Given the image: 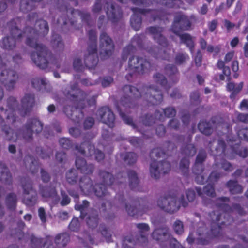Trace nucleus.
Wrapping results in <instances>:
<instances>
[{"instance_id": "obj_1", "label": "nucleus", "mask_w": 248, "mask_h": 248, "mask_svg": "<svg viewBox=\"0 0 248 248\" xmlns=\"http://www.w3.org/2000/svg\"><path fill=\"white\" fill-rule=\"evenodd\" d=\"M38 14L31 12L28 14L27 22H31L35 20V29L26 26L24 31H21L17 26L18 18H15L7 23L10 31V36L4 37L0 41V46L3 49L13 50L16 43L20 42L24 36L26 37V44L36 50L31 54V58L37 67L45 69L48 67L49 62L57 68H60L61 64L58 60L54 57L47 47L38 43L39 37H44L49 32V26L46 21L37 19Z\"/></svg>"}, {"instance_id": "obj_2", "label": "nucleus", "mask_w": 248, "mask_h": 248, "mask_svg": "<svg viewBox=\"0 0 248 248\" xmlns=\"http://www.w3.org/2000/svg\"><path fill=\"white\" fill-rule=\"evenodd\" d=\"M8 108L5 110L7 114L6 121L0 115V125L1 132L4 139L9 141L16 142L22 136L23 139L28 142L33 140V134L38 135L42 131L44 124L39 119L35 118L29 119L21 129H17V123H21L18 118L15 114L16 108L18 106L16 99L10 96L7 100Z\"/></svg>"}, {"instance_id": "obj_3", "label": "nucleus", "mask_w": 248, "mask_h": 248, "mask_svg": "<svg viewBox=\"0 0 248 248\" xmlns=\"http://www.w3.org/2000/svg\"><path fill=\"white\" fill-rule=\"evenodd\" d=\"M123 96L133 97L135 99L142 98L152 105H157L163 100L161 92L155 86H144L141 92L137 88L130 85H125L121 89Z\"/></svg>"}, {"instance_id": "obj_4", "label": "nucleus", "mask_w": 248, "mask_h": 248, "mask_svg": "<svg viewBox=\"0 0 248 248\" xmlns=\"http://www.w3.org/2000/svg\"><path fill=\"white\" fill-rule=\"evenodd\" d=\"M64 93L67 104L63 108V112L76 124L78 123V83L74 82Z\"/></svg>"}, {"instance_id": "obj_5", "label": "nucleus", "mask_w": 248, "mask_h": 248, "mask_svg": "<svg viewBox=\"0 0 248 248\" xmlns=\"http://www.w3.org/2000/svg\"><path fill=\"white\" fill-rule=\"evenodd\" d=\"M184 207L188 205L187 202L184 200L183 195L169 194L164 197H160L157 201V206L162 210L173 214L177 212L181 205Z\"/></svg>"}, {"instance_id": "obj_6", "label": "nucleus", "mask_w": 248, "mask_h": 248, "mask_svg": "<svg viewBox=\"0 0 248 248\" xmlns=\"http://www.w3.org/2000/svg\"><path fill=\"white\" fill-rule=\"evenodd\" d=\"M191 23L188 17L181 13H176L174 16L173 24L171 27L172 31L178 35L182 41L191 49L193 46V42L191 36L187 33L180 34V31H186L190 29Z\"/></svg>"}, {"instance_id": "obj_7", "label": "nucleus", "mask_w": 248, "mask_h": 248, "mask_svg": "<svg viewBox=\"0 0 248 248\" xmlns=\"http://www.w3.org/2000/svg\"><path fill=\"white\" fill-rule=\"evenodd\" d=\"M131 10L133 12L130 19V24L132 28L137 31L142 26V17L140 14L146 15L150 14L153 21L157 19H163L164 13L160 10H151L150 9H142L138 7H132Z\"/></svg>"}, {"instance_id": "obj_8", "label": "nucleus", "mask_w": 248, "mask_h": 248, "mask_svg": "<svg viewBox=\"0 0 248 248\" xmlns=\"http://www.w3.org/2000/svg\"><path fill=\"white\" fill-rule=\"evenodd\" d=\"M197 232L199 236L196 240L198 245H207L211 239L219 237L222 234L221 228L219 224H211L210 231L203 225L202 226L199 227Z\"/></svg>"}, {"instance_id": "obj_9", "label": "nucleus", "mask_w": 248, "mask_h": 248, "mask_svg": "<svg viewBox=\"0 0 248 248\" xmlns=\"http://www.w3.org/2000/svg\"><path fill=\"white\" fill-rule=\"evenodd\" d=\"M115 44L112 38L104 31L99 35V54L102 60L109 58L113 53Z\"/></svg>"}, {"instance_id": "obj_10", "label": "nucleus", "mask_w": 248, "mask_h": 248, "mask_svg": "<svg viewBox=\"0 0 248 248\" xmlns=\"http://www.w3.org/2000/svg\"><path fill=\"white\" fill-rule=\"evenodd\" d=\"M151 66L150 62L147 59L138 56L130 57L128 61L129 68L139 74L148 72Z\"/></svg>"}, {"instance_id": "obj_11", "label": "nucleus", "mask_w": 248, "mask_h": 248, "mask_svg": "<svg viewBox=\"0 0 248 248\" xmlns=\"http://www.w3.org/2000/svg\"><path fill=\"white\" fill-rule=\"evenodd\" d=\"M89 202L84 200L82 204L78 206V210L80 211L81 215L80 217L81 219L86 218V221L89 227L93 229L96 228L98 224L99 218L97 210L91 209L88 213L85 211V208L88 207Z\"/></svg>"}, {"instance_id": "obj_12", "label": "nucleus", "mask_w": 248, "mask_h": 248, "mask_svg": "<svg viewBox=\"0 0 248 248\" xmlns=\"http://www.w3.org/2000/svg\"><path fill=\"white\" fill-rule=\"evenodd\" d=\"M128 214L134 217L140 210L147 211L152 209V204L141 198H136L131 203L125 204L124 207Z\"/></svg>"}, {"instance_id": "obj_13", "label": "nucleus", "mask_w": 248, "mask_h": 248, "mask_svg": "<svg viewBox=\"0 0 248 248\" xmlns=\"http://www.w3.org/2000/svg\"><path fill=\"white\" fill-rule=\"evenodd\" d=\"M18 78L17 73L13 69H3L0 74V82L8 91L14 89Z\"/></svg>"}, {"instance_id": "obj_14", "label": "nucleus", "mask_w": 248, "mask_h": 248, "mask_svg": "<svg viewBox=\"0 0 248 248\" xmlns=\"http://www.w3.org/2000/svg\"><path fill=\"white\" fill-rule=\"evenodd\" d=\"M170 170V165L167 161H153L150 164V172L151 176L155 179H158L162 174L167 173Z\"/></svg>"}, {"instance_id": "obj_15", "label": "nucleus", "mask_w": 248, "mask_h": 248, "mask_svg": "<svg viewBox=\"0 0 248 248\" xmlns=\"http://www.w3.org/2000/svg\"><path fill=\"white\" fill-rule=\"evenodd\" d=\"M35 103V96L33 93L25 94L21 99V105L18 109L20 115L25 117L28 115L32 111Z\"/></svg>"}, {"instance_id": "obj_16", "label": "nucleus", "mask_w": 248, "mask_h": 248, "mask_svg": "<svg viewBox=\"0 0 248 248\" xmlns=\"http://www.w3.org/2000/svg\"><path fill=\"white\" fill-rule=\"evenodd\" d=\"M78 153L86 157L91 156L94 153L95 159L97 161L103 160L105 157L103 152L99 150H94V147L88 142H85L80 145L78 147Z\"/></svg>"}, {"instance_id": "obj_17", "label": "nucleus", "mask_w": 248, "mask_h": 248, "mask_svg": "<svg viewBox=\"0 0 248 248\" xmlns=\"http://www.w3.org/2000/svg\"><path fill=\"white\" fill-rule=\"evenodd\" d=\"M97 116L101 122L106 124L110 127L114 126L115 116L110 108L108 107H103L99 108L96 112Z\"/></svg>"}, {"instance_id": "obj_18", "label": "nucleus", "mask_w": 248, "mask_h": 248, "mask_svg": "<svg viewBox=\"0 0 248 248\" xmlns=\"http://www.w3.org/2000/svg\"><path fill=\"white\" fill-rule=\"evenodd\" d=\"M22 186L25 194H29L31 192H33L31 197L25 198L23 199L24 202L28 206L34 205L37 201V195L35 191H33L32 183L31 181L28 179L26 182L22 181Z\"/></svg>"}, {"instance_id": "obj_19", "label": "nucleus", "mask_w": 248, "mask_h": 248, "mask_svg": "<svg viewBox=\"0 0 248 248\" xmlns=\"http://www.w3.org/2000/svg\"><path fill=\"white\" fill-rule=\"evenodd\" d=\"M107 8L106 13L109 19L113 23L117 22L122 17V12L120 7L111 2L106 3Z\"/></svg>"}, {"instance_id": "obj_20", "label": "nucleus", "mask_w": 248, "mask_h": 248, "mask_svg": "<svg viewBox=\"0 0 248 248\" xmlns=\"http://www.w3.org/2000/svg\"><path fill=\"white\" fill-rule=\"evenodd\" d=\"M170 236L169 229L167 227L156 228L151 233L153 239L160 244L169 240Z\"/></svg>"}, {"instance_id": "obj_21", "label": "nucleus", "mask_w": 248, "mask_h": 248, "mask_svg": "<svg viewBox=\"0 0 248 248\" xmlns=\"http://www.w3.org/2000/svg\"><path fill=\"white\" fill-rule=\"evenodd\" d=\"M39 192L43 197L51 199L55 203H58L60 201L55 187L51 186H40Z\"/></svg>"}, {"instance_id": "obj_22", "label": "nucleus", "mask_w": 248, "mask_h": 248, "mask_svg": "<svg viewBox=\"0 0 248 248\" xmlns=\"http://www.w3.org/2000/svg\"><path fill=\"white\" fill-rule=\"evenodd\" d=\"M209 146L211 154L215 156L224 154L226 146L225 141L220 138L217 141L210 142Z\"/></svg>"}, {"instance_id": "obj_23", "label": "nucleus", "mask_w": 248, "mask_h": 248, "mask_svg": "<svg viewBox=\"0 0 248 248\" xmlns=\"http://www.w3.org/2000/svg\"><path fill=\"white\" fill-rule=\"evenodd\" d=\"M0 182L5 185L12 184V176L5 163L0 162Z\"/></svg>"}, {"instance_id": "obj_24", "label": "nucleus", "mask_w": 248, "mask_h": 248, "mask_svg": "<svg viewBox=\"0 0 248 248\" xmlns=\"http://www.w3.org/2000/svg\"><path fill=\"white\" fill-rule=\"evenodd\" d=\"M24 164L27 168V163H30L29 170L32 174H35L38 171L39 162L37 159L31 155H26L24 160Z\"/></svg>"}, {"instance_id": "obj_25", "label": "nucleus", "mask_w": 248, "mask_h": 248, "mask_svg": "<svg viewBox=\"0 0 248 248\" xmlns=\"http://www.w3.org/2000/svg\"><path fill=\"white\" fill-rule=\"evenodd\" d=\"M51 43L55 52H62L63 51L64 45L60 35L53 34Z\"/></svg>"}, {"instance_id": "obj_26", "label": "nucleus", "mask_w": 248, "mask_h": 248, "mask_svg": "<svg viewBox=\"0 0 248 248\" xmlns=\"http://www.w3.org/2000/svg\"><path fill=\"white\" fill-rule=\"evenodd\" d=\"M76 168L70 169L66 174V179L67 182L70 184H75L78 181V156H76L75 160Z\"/></svg>"}, {"instance_id": "obj_27", "label": "nucleus", "mask_w": 248, "mask_h": 248, "mask_svg": "<svg viewBox=\"0 0 248 248\" xmlns=\"http://www.w3.org/2000/svg\"><path fill=\"white\" fill-rule=\"evenodd\" d=\"M93 183L91 179L87 176L81 178L79 182V186L81 191L85 194H90L93 189Z\"/></svg>"}, {"instance_id": "obj_28", "label": "nucleus", "mask_w": 248, "mask_h": 248, "mask_svg": "<svg viewBox=\"0 0 248 248\" xmlns=\"http://www.w3.org/2000/svg\"><path fill=\"white\" fill-rule=\"evenodd\" d=\"M101 183L106 186H111L114 181V178L110 172L105 170H100L98 172Z\"/></svg>"}, {"instance_id": "obj_29", "label": "nucleus", "mask_w": 248, "mask_h": 248, "mask_svg": "<svg viewBox=\"0 0 248 248\" xmlns=\"http://www.w3.org/2000/svg\"><path fill=\"white\" fill-rule=\"evenodd\" d=\"M195 189L198 195L202 198H204L205 196L215 197L216 195L214 187L212 185H206L202 189L200 187H196Z\"/></svg>"}, {"instance_id": "obj_30", "label": "nucleus", "mask_w": 248, "mask_h": 248, "mask_svg": "<svg viewBox=\"0 0 248 248\" xmlns=\"http://www.w3.org/2000/svg\"><path fill=\"white\" fill-rule=\"evenodd\" d=\"M36 5L32 0H20L19 10L24 13H28L36 8Z\"/></svg>"}, {"instance_id": "obj_31", "label": "nucleus", "mask_w": 248, "mask_h": 248, "mask_svg": "<svg viewBox=\"0 0 248 248\" xmlns=\"http://www.w3.org/2000/svg\"><path fill=\"white\" fill-rule=\"evenodd\" d=\"M213 121H201L198 124V129L203 134L209 136L213 132Z\"/></svg>"}, {"instance_id": "obj_32", "label": "nucleus", "mask_w": 248, "mask_h": 248, "mask_svg": "<svg viewBox=\"0 0 248 248\" xmlns=\"http://www.w3.org/2000/svg\"><path fill=\"white\" fill-rule=\"evenodd\" d=\"M17 198L14 193L8 194L5 199V204L7 209L11 211H15L16 208Z\"/></svg>"}, {"instance_id": "obj_33", "label": "nucleus", "mask_w": 248, "mask_h": 248, "mask_svg": "<svg viewBox=\"0 0 248 248\" xmlns=\"http://www.w3.org/2000/svg\"><path fill=\"white\" fill-rule=\"evenodd\" d=\"M70 241V235L67 232L57 234L54 239L55 243L58 246L65 247Z\"/></svg>"}, {"instance_id": "obj_34", "label": "nucleus", "mask_w": 248, "mask_h": 248, "mask_svg": "<svg viewBox=\"0 0 248 248\" xmlns=\"http://www.w3.org/2000/svg\"><path fill=\"white\" fill-rule=\"evenodd\" d=\"M81 173L85 174L92 173L94 170L93 166L91 164H87L86 160L83 159H78V170Z\"/></svg>"}, {"instance_id": "obj_35", "label": "nucleus", "mask_w": 248, "mask_h": 248, "mask_svg": "<svg viewBox=\"0 0 248 248\" xmlns=\"http://www.w3.org/2000/svg\"><path fill=\"white\" fill-rule=\"evenodd\" d=\"M181 154L186 157L193 156L196 153L195 146L191 143L184 144L181 148Z\"/></svg>"}, {"instance_id": "obj_36", "label": "nucleus", "mask_w": 248, "mask_h": 248, "mask_svg": "<svg viewBox=\"0 0 248 248\" xmlns=\"http://www.w3.org/2000/svg\"><path fill=\"white\" fill-rule=\"evenodd\" d=\"M226 186L232 194L241 193L243 188L237 181L230 180L226 184Z\"/></svg>"}, {"instance_id": "obj_37", "label": "nucleus", "mask_w": 248, "mask_h": 248, "mask_svg": "<svg viewBox=\"0 0 248 248\" xmlns=\"http://www.w3.org/2000/svg\"><path fill=\"white\" fill-rule=\"evenodd\" d=\"M127 175L130 188L134 189L137 187L139 186L140 180L136 171L133 170H129L127 171Z\"/></svg>"}, {"instance_id": "obj_38", "label": "nucleus", "mask_w": 248, "mask_h": 248, "mask_svg": "<svg viewBox=\"0 0 248 248\" xmlns=\"http://www.w3.org/2000/svg\"><path fill=\"white\" fill-rule=\"evenodd\" d=\"M164 28L160 26H150L146 29L145 32L153 35L154 39H157L159 36L162 34Z\"/></svg>"}, {"instance_id": "obj_39", "label": "nucleus", "mask_w": 248, "mask_h": 248, "mask_svg": "<svg viewBox=\"0 0 248 248\" xmlns=\"http://www.w3.org/2000/svg\"><path fill=\"white\" fill-rule=\"evenodd\" d=\"M122 157L124 163L128 165H131L135 163L138 158L137 155L133 152H128L122 155Z\"/></svg>"}, {"instance_id": "obj_40", "label": "nucleus", "mask_w": 248, "mask_h": 248, "mask_svg": "<svg viewBox=\"0 0 248 248\" xmlns=\"http://www.w3.org/2000/svg\"><path fill=\"white\" fill-rule=\"evenodd\" d=\"M93 191L98 197H103L107 194L106 186L102 183L96 184L93 187Z\"/></svg>"}, {"instance_id": "obj_41", "label": "nucleus", "mask_w": 248, "mask_h": 248, "mask_svg": "<svg viewBox=\"0 0 248 248\" xmlns=\"http://www.w3.org/2000/svg\"><path fill=\"white\" fill-rule=\"evenodd\" d=\"M172 227L174 232L178 235H182L184 232V225L183 221L180 220H175Z\"/></svg>"}, {"instance_id": "obj_42", "label": "nucleus", "mask_w": 248, "mask_h": 248, "mask_svg": "<svg viewBox=\"0 0 248 248\" xmlns=\"http://www.w3.org/2000/svg\"><path fill=\"white\" fill-rule=\"evenodd\" d=\"M36 152L42 159H46L47 158H49L50 156L53 155V152L51 149L48 148H47L46 151L41 147H37L36 148Z\"/></svg>"}, {"instance_id": "obj_43", "label": "nucleus", "mask_w": 248, "mask_h": 248, "mask_svg": "<svg viewBox=\"0 0 248 248\" xmlns=\"http://www.w3.org/2000/svg\"><path fill=\"white\" fill-rule=\"evenodd\" d=\"M120 104L126 108L134 107L136 103L132 97L123 96L120 101Z\"/></svg>"}, {"instance_id": "obj_44", "label": "nucleus", "mask_w": 248, "mask_h": 248, "mask_svg": "<svg viewBox=\"0 0 248 248\" xmlns=\"http://www.w3.org/2000/svg\"><path fill=\"white\" fill-rule=\"evenodd\" d=\"M229 201L228 197H222L217 199L216 204L219 207H220L225 211H228L230 209V207L228 206L226 202Z\"/></svg>"}, {"instance_id": "obj_45", "label": "nucleus", "mask_w": 248, "mask_h": 248, "mask_svg": "<svg viewBox=\"0 0 248 248\" xmlns=\"http://www.w3.org/2000/svg\"><path fill=\"white\" fill-rule=\"evenodd\" d=\"M57 23L58 24H60L62 26L69 25L70 26L72 27L74 25L75 21L73 20L72 18H67L65 14H63L58 18Z\"/></svg>"}, {"instance_id": "obj_46", "label": "nucleus", "mask_w": 248, "mask_h": 248, "mask_svg": "<svg viewBox=\"0 0 248 248\" xmlns=\"http://www.w3.org/2000/svg\"><path fill=\"white\" fill-rule=\"evenodd\" d=\"M81 96L82 98L78 101V108L83 109L87 106L90 105V101L85 99L86 97V93L82 91L78 90V96Z\"/></svg>"}, {"instance_id": "obj_47", "label": "nucleus", "mask_w": 248, "mask_h": 248, "mask_svg": "<svg viewBox=\"0 0 248 248\" xmlns=\"http://www.w3.org/2000/svg\"><path fill=\"white\" fill-rule=\"evenodd\" d=\"M98 61L97 54L88 55L85 58V63L87 66L92 67L96 65Z\"/></svg>"}, {"instance_id": "obj_48", "label": "nucleus", "mask_w": 248, "mask_h": 248, "mask_svg": "<svg viewBox=\"0 0 248 248\" xmlns=\"http://www.w3.org/2000/svg\"><path fill=\"white\" fill-rule=\"evenodd\" d=\"M243 83H240L237 87H235V85L232 82H230L227 85V88L229 91H233L232 93L230 95V97L232 98L242 90Z\"/></svg>"}, {"instance_id": "obj_49", "label": "nucleus", "mask_w": 248, "mask_h": 248, "mask_svg": "<svg viewBox=\"0 0 248 248\" xmlns=\"http://www.w3.org/2000/svg\"><path fill=\"white\" fill-rule=\"evenodd\" d=\"M153 79L156 83L159 84L162 86L166 87L167 83V80L166 77L162 74L157 73L154 74L153 76Z\"/></svg>"}, {"instance_id": "obj_50", "label": "nucleus", "mask_w": 248, "mask_h": 248, "mask_svg": "<svg viewBox=\"0 0 248 248\" xmlns=\"http://www.w3.org/2000/svg\"><path fill=\"white\" fill-rule=\"evenodd\" d=\"M133 238L135 244L139 243L141 245H146L148 242L147 234L137 233L135 237Z\"/></svg>"}, {"instance_id": "obj_51", "label": "nucleus", "mask_w": 248, "mask_h": 248, "mask_svg": "<svg viewBox=\"0 0 248 248\" xmlns=\"http://www.w3.org/2000/svg\"><path fill=\"white\" fill-rule=\"evenodd\" d=\"M189 160L187 157L183 158L180 162L179 168L182 173L186 174L189 171Z\"/></svg>"}, {"instance_id": "obj_52", "label": "nucleus", "mask_w": 248, "mask_h": 248, "mask_svg": "<svg viewBox=\"0 0 248 248\" xmlns=\"http://www.w3.org/2000/svg\"><path fill=\"white\" fill-rule=\"evenodd\" d=\"M32 87L37 90H40L42 86H45L46 83L45 78H34L31 80Z\"/></svg>"}, {"instance_id": "obj_53", "label": "nucleus", "mask_w": 248, "mask_h": 248, "mask_svg": "<svg viewBox=\"0 0 248 248\" xmlns=\"http://www.w3.org/2000/svg\"><path fill=\"white\" fill-rule=\"evenodd\" d=\"M113 203L115 206L119 208L125 207V204H127L125 202L124 195L122 194H117L116 196Z\"/></svg>"}, {"instance_id": "obj_54", "label": "nucleus", "mask_w": 248, "mask_h": 248, "mask_svg": "<svg viewBox=\"0 0 248 248\" xmlns=\"http://www.w3.org/2000/svg\"><path fill=\"white\" fill-rule=\"evenodd\" d=\"M181 124L177 119H172L169 121L167 124V127L170 130H178L180 128Z\"/></svg>"}, {"instance_id": "obj_55", "label": "nucleus", "mask_w": 248, "mask_h": 248, "mask_svg": "<svg viewBox=\"0 0 248 248\" xmlns=\"http://www.w3.org/2000/svg\"><path fill=\"white\" fill-rule=\"evenodd\" d=\"M59 142L61 147L64 149H69L73 146V142L68 138H60Z\"/></svg>"}, {"instance_id": "obj_56", "label": "nucleus", "mask_w": 248, "mask_h": 248, "mask_svg": "<svg viewBox=\"0 0 248 248\" xmlns=\"http://www.w3.org/2000/svg\"><path fill=\"white\" fill-rule=\"evenodd\" d=\"M142 122L146 126H151L155 123V119L151 114H146L143 116Z\"/></svg>"}, {"instance_id": "obj_57", "label": "nucleus", "mask_w": 248, "mask_h": 248, "mask_svg": "<svg viewBox=\"0 0 248 248\" xmlns=\"http://www.w3.org/2000/svg\"><path fill=\"white\" fill-rule=\"evenodd\" d=\"M119 114L124 121L127 124L131 125L134 129H136L137 126L136 124L134 123L133 121V119L127 116L124 112H123L121 110H120Z\"/></svg>"}, {"instance_id": "obj_58", "label": "nucleus", "mask_w": 248, "mask_h": 248, "mask_svg": "<svg viewBox=\"0 0 248 248\" xmlns=\"http://www.w3.org/2000/svg\"><path fill=\"white\" fill-rule=\"evenodd\" d=\"M145 37V36L143 34L135 35L132 40V45H136L140 47H143V41Z\"/></svg>"}, {"instance_id": "obj_59", "label": "nucleus", "mask_w": 248, "mask_h": 248, "mask_svg": "<svg viewBox=\"0 0 248 248\" xmlns=\"http://www.w3.org/2000/svg\"><path fill=\"white\" fill-rule=\"evenodd\" d=\"M165 152L161 148H155L152 150L150 153V156L153 159L163 157L165 156Z\"/></svg>"}, {"instance_id": "obj_60", "label": "nucleus", "mask_w": 248, "mask_h": 248, "mask_svg": "<svg viewBox=\"0 0 248 248\" xmlns=\"http://www.w3.org/2000/svg\"><path fill=\"white\" fill-rule=\"evenodd\" d=\"M207 157V154L206 151L203 149L199 150L198 154L196 158V163L202 164L205 161Z\"/></svg>"}, {"instance_id": "obj_61", "label": "nucleus", "mask_w": 248, "mask_h": 248, "mask_svg": "<svg viewBox=\"0 0 248 248\" xmlns=\"http://www.w3.org/2000/svg\"><path fill=\"white\" fill-rule=\"evenodd\" d=\"M211 220V224H219L217 223L221 219L222 215L218 211H213L209 214Z\"/></svg>"}, {"instance_id": "obj_62", "label": "nucleus", "mask_w": 248, "mask_h": 248, "mask_svg": "<svg viewBox=\"0 0 248 248\" xmlns=\"http://www.w3.org/2000/svg\"><path fill=\"white\" fill-rule=\"evenodd\" d=\"M87 51L89 55L97 54V42H88Z\"/></svg>"}, {"instance_id": "obj_63", "label": "nucleus", "mask_w": 248, "mask_h": 248, "mask_svg": "<svg viewBox=\"0 0 248 248\" xmlns=\"http://www.w3.org/2000/svg\"><path fill=\"white\" fill-rule=\"evenodd\" d=\"M61 194L62 199L60 202V204L62 206H65L69 204L71 202V199L68 195L64 190L61 191Z\"/></svg>"}, {"instance_id": "obj_64", "label": "nucleus", "mask_w": 248, "mask_h": 248, "mask_svg": "<svg viewBox=\"0 0 248 248\" xmlns=\"http://www.w3.org/2000/svg\"><path fill=\"white\" fill-rule=\"evenodd\" d=\"M136 226L138 229V233L147 234L150 230L149 225L146 223H139L137 224Z\"/></svg>"}]
</instances>
